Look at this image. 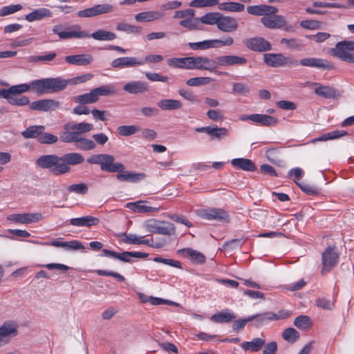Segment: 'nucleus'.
<instances>
[{"label": "nucleus", "mask_w": 354, "mask_h": 354, "mask_svg": "<svg viewBox=\"0 0 354 354\" xmlns=\"http://www.w3.org/2000/svg\"><path fill=\"white\" fill-rule=\"evenodd\" d=\"M52 32L63 40L90 37L89 33L78 24L68 26L67 24H58L53 26Z\"/></svg>", "instance_id": "nucleus-6"}, {"label": "nucleus", "mask_w": 354, "mask_h": 354, "mask_svg": "<svg viewBox=\"0 0 354 354\" xmlns=\"http://www.w3.org/2000/svg\"><path fill=\"white\" fill-rule=\"evenodd\" d=\"M161 224H167L166 225H158L157 223L153 224L147 223L145 227L149 232L153 234L171 235L175 232V227L172 223H160Z\"/></svg>", "instance_id": "nucleus-19"}, {"label": "nucleus", "mask_w": 354, "mask_h": 354, "mask_svg": "<svg viewBox=\"0 0 354 354\" xmlns=\"http://www.w3.org/2000/svg\"><path fill=\"white\" fill-rule=\"evenodd\" d=\"M183 252L189 257L192 261L197 263L203 264L205 262L206 258L203 254L191 248L183 249Z\"/></svg>", "instance_id": "nucleus-43"}, {"label": "nucleus", "mask_w": 354, "mask_h": 354, "mask_svg": "<svg viewBox=\"0 0 354 354\" xmlns=\"http://www.w3.org/2000/svg\"><path fill=\"white\" fill-rule=\"evenodd\" d=\"M79 138V136L77 134L75 131L70 130V129H66L65 131H64L60 135V140L61 141L66 143H72L73 142L75 145Z\"/></svg>", "instance_id": "nucleus-51"}, {"label": "nucleus", "mask_w": 354, "mask_h": 354, "mask_svg": "<svg viewBox=\"0 0 354 354\" xmlns=\"http://www.w3.org/2000/svg\"><path fill=\"white\" fill-rule=\"evenodd\" d=\"M118 236H124L122 239L123 242L128 244L140 245V239L144 236L138 237L136 234H127L126 232H121L118 234Z\"/></svg>", "instance_id": "nucleus-56"}, {"label": "nucleus", "mask_w": 354, "mask_h": 354, "mask_svg": "<svg viewBox=\"0 0 354 354\" xmlns=\"http://www.w3.org/2000/svg\"><path fill=\"white\" fill-rule=\"evenodd\" d=\"M218 8L221 10L227 12H242L244 10L243 4L237 2L218 3Z\"/></svg>", "instance_id": "nucleus-42"}, {"label": "nucleus", "mask_w": 354, "mask_h": 354, "mask_svg": "<svg viewBox=\"0 0 354 354\" xmlns=\"http://www.w3.org/2000/svg\"><path fill=\"white\" fill-rule=\"evenodd\" d=\"M263 26L270 29H279L286 24V18L280 15L268 14L261 19Z\"/></svg>", "instance_id": "nucleus-16"}, {"label": "nucleus", "mask_w": 354, "mask_h": 354, "mask_svg": "<svg viewBox=\"0 0 354 354\" xmlns=\"http://www.w3.org/2000/svg\"><path fill=\"white\" fill-rule=\"evenodd\" d=\"M160 109L164 111H172L181 109L183 104L180 101L173 99L161 100L158 102Z\"/></svg>", "instance_id": "nucleus-34"}, {"label": "nucleus", "mask_w": 354, "mask_h": 354, "mask_svg": "<svg viewBox=\"0 0 354 354\" xmlns=\"http://www.w3.org/2000/svg\"><path fill=\"white\" fill-rule=\"evenodd\" d=\"M246 46L249 49L257 52L268 51L272 48L270 43L263 37H255L248 39Z\"/></svg>", "instance_id": "nucleus-21"}, {"label": "nucleus", "mask_w": 354, "mask_h": 354, "mask_svg": "<svg viewBox=\"0 0 354 354\" xmlns=\"http://www.w3.org/2000/svg\"><path fill=\"white\" fill-rule=\"evenodd\" d=\"M263 61L269 66L292 67L298 64V61L290 57H286L282 53H266L263 55Z\"/></svg>", "instance_id": "nucleus-8"}, {"label": "nucleus", "mask_w": 354, "mask_h": 354, "mask_svg": "<svg viewBox=\"0 0 354 354\" xmlns=\"http://www.w3.org/2000/svg\"><path fill=\"white\" fill-rule=\"evenodd\" d=\"M140 131L136 125H122L117 128V133L122 136H129Z\"/></svg>", "instance_id": "nucleus-48"}, {"label": "nucleus", "mask_w": 354, "mask_h": 354, "mask_svg": "<svg viewBox=\"0 0 354 354\" xmlns=\"http://www.w3.org/2000/svg\"><path fill=\"white\" fill-rule=\"evenodd\" d=\"M153 261L155 262H157V263H164L165 265H168V266H170L172 267L181 268L180 262L178 261L174 260V259H165L161 257H156L155 258L153 259Z\"/></svg>", "instance_id": "nucleus-61"}, {"label": "nucleus", "mask_w": 354, "mask_h": 354, "mask_svg": "<svg viewBox=\"0 0 354 354\" xmlns=\"http://www.w3.org/2000/svg\"><path fill=\"white\" fill-rule=\"evenodd\" d=\"M44 219V217L40 213L32 214H10L7 217L8 221H39Z\"/></svg>", "instance_id": "nucleus-27"}, {"label": "nucleus", "mask_w": 354, "mask_h": 354, "mask_svg": "<svg viewBox=\"0 0 354 354\" xmlns=\"http://www.w3.org/2000/svg\"><path fill=\"white\" fill-rule=\"evenodd\" d=\"M67 86V82L60 77L44 78L35 80L29 84L14 85L9 88L10 94H21L32 91L39 95L57 92L64 90Z\"/></svg>", "instance_id": "nucleus-3"}, {"label": "nucleus", "mask_w": 354, "mask_h": 354, "mask_svg": "<svg viewBox=\"0 0 354 354\" xmlns=\"http://www.w3.org/2000/svg\"><path fill=\"white\" fill-rule=\"evenodd\" d=\"M210 61L212 64H209V71L216 75L227 74V73L216 71L219 66H243L248 62L246 58L236 55H221L216 57L215 59L210 58Z\"/></svg>", "instance_id": "nucleus-7"}, {"label": "nucleus", "mask_w": 354, "mask_h": 354, "mask_svg": "<svg viewBox=\"0 0 354 354\" xmlns=\"http://www.w3.org/2000/svg\"><path fill=\"white\" fill-rule=\"evenodd\" d=\"M66 250H82L85 248L83 244L77 240L64 242V248Z\"/></svg>", "instance_id": "nucleus-62"}, {"label": "nucleus", "mask_w": 354, "mask_h": 354, "mask_svg": "<svg viewBox=\"0 0 354 354\" xmlns=\"http://www.w3.org/2000/svg\"><path fill=\"white\" fill-rule=\"evenodd\" d=\"M84 156L77 152H71L57 156L55 154L43 155L36 160V165L44 169H48L55 176H61L71 171V166L82 164Z\"/></svg>", "instance_id": "nucleus-1"}, {"label": "nucleus", "mask_w": 354, "mask_h": 354, "mask_svg": "<svg viewBox=\"0 0 354 354\" xmlns=\"http://www.w3.org/2000/svg\"><path fill=\"white\" fill-rule=\"evenodd\" d=\"M86 162L91 165H99L102 171L115 173L118 172L116 178L120 181L137 183L145 177L142 173H134L125 170L123 164L115 162L113 156L108 153L93 154L90 156Z\"/></svg>", "instance_id": "nucleus-2"}, {"label": "nucleus", "mask_w": 354, "mask_h": 354, "mask_svg": "<svg viewBox=\"0 0 354 354\" xmlns=\"http://www.w3.org/2000/svg\"><path fill=\"white\" fill-rule=\"evenodd\" d=\"M297 184L300 189L308 195L317 196L320 193V189L307 183H297Z\"/></svg>", "instance_id": "nucleus-53"}, {"label": "nucleus", "mask_w": 354, "mask_h": 354, "mask_svg": "<svg viewBox=\"0 0 354 354\" xmlns=\"http://www.w3.org/2000/svg\"><path fill=\"white\" fill-rule=\"evenodd\" d=\"M93 91L98 98L99 96L115 95L117 93L115 86L112 84L102 85L100 87L93 88Z\"/></svg>", "instance_id": "nucleus-40"}, {"label": "nucleus", "mask_w": 354, "mask_h": 354, "mask_svg": "<svg viewBox=\"0 0 354 354\" xmlns=\"http://www.w3.org/2000/svg\"><path fill=\"white\" fill-rule=\"evenodd\" d=\"M149 84L142 81H131L125 84L123 90L133 95L142 94L149 91Z\"/></svg>", "instance_id": "nucleus-20"}, {"label": "nucleus", "mask_w": 354, "mask_h": 354, "mask_svg": "<svg viewBox=\"0 0 354 354\" xmlns=\"http://www.w3.org/2000/svg\"><path fill=\"white\" fill-rule=\"evenodd\" d=\"M351 50H354V41H343L338 42L335 48L331 49V53L344 62L353 63L354 54Z\"/></svg>", "instance_id": "nucleus-9"}, {"label": "nucleus", "mask_w": 354, "mask_h": 354, "mask_svg": "<svg viewBox=\"0 0 354 354\" xmlns=\"http://www.w3.org/2000/svg\"><path fill=\"white\" fill-rule=\"evenodd\" d=\"M218 0H193L190 6L194 8H203L218 5Z\"/></svg>", "instance_id": "nucleus-55"}, {"label": "nucleus", "mask_w": 354, "mask_h": 354, "mask_svg": "<svg viewBox=\"0 0 354 354\" xmlns=\"http://www.w3.org/2000/svg\"><path fill=\"white\" fill-rule=\"evenodd\" d=\"M294 325L300 330H306L312 325V321L307 315H299L295 319Z\"/></svg>", "instance_id": "nucleus-46"}, {"label": "nucleus", "mask_w": 354, "mask_h": 354, "mask_svg": "<svg viewBox=\"0 0 354 354\" xmlns=\"http://www.w3.org/2000/svg\"><path fill=\"white\" fill-rule=\"evenodd\" d=\"M44 127L41 125H34L28 127L25 131L21 132V136L26 139L37 138L44 131Z\"/></svg>", "instance_id": "nucleus-35"}, {"label": "nucleus", "mask_w": 354, "mask_h": 354, "mask_svg": "<svg viewBox=\"0 0 354 354\" xmlns=\"http://www.w3.org/2000/svg\"><path fill=\"white\" fill-rule=\"evenodd\" d=\"M231 165L236 169L244 171H254L257 169L254 162L248 158H238L231 160Z\"/></svg>", "instance_id": "nucleus-28"}, {"label": "nucleus", "mask_w": 354, "mask_h": 354, "mask_svg": "<svg viewBox=\"0 0 354 354\" xmlns=\"http://www.w3.org/2000/svg\"><path fill=\"white\" fill-rule=\"evenodd\" d=\"M212 79L209 77H197L189 79L186 84L189 86H199L210 83Z\"/></svg>", "instance_id": "nucleus-52"}, {"label": "nucleus", "mask_w": 354, "mask_h": 354, "mask_svg": "<svg viewBox=\"0 0 354 354\" xmlns=\"http://www.w3.org/2000/svg\"><path fill=\"white\" fill-rule=\"evenodd\" d=\"M247 12L252 15L266 16L268 14H275L278 12L277 8L268 5L250 6L247 7Z\"/></svg>", "instance_id": "nucleus-24"}, {"label": "nucleus", "mask_w": 354, "mask_h": 354, "mask_svg": "<svg viewBox=\"0 0 354 354\" xmlns=\"http://www.w3.org/2000/svg\"><path fill=\"white\" fill-rule=\"evenodd\" d=\"M116 29L127 33H138L140 32V28L127 23H119L117 25Z\"/></svg>", "instance_id": "nucleus-54"}, {"label": "nucleus", "mask_w": 354, "mask_h": 354, "mask_svg": "<svg viewBox=\"0 0 354 354\" xmlns=\"http://www.w3.org/2000/svg\"><path fill=\"white\" fill-rule=\"evenodd\" d=\"M338 254L334 250V248L328 247L322 253V273L329 272L337 264L338 260Z\"/></svg>", "instance_id": "nucleus-13"}, {"label": "nucleus", "mask_w": 354, "mask_h": 354, "mask_svg": "<svg viewBox=\"0 0 354 354\" xmlns=\"http://www.w3.org/2000/svg\"><path fill=\"white\" fill-rule=\"evenodd\" d=\"M65 129H70L75 131L77 134L80 136L82 133H87L93 129V125L87 122H80L77 124H74L73 125L69 126V124H66L65 126Z\"/></svg>", "instance_id": "nucleus-36"}, {"label": "nucleus", "mask_w": 354, "mask_h": 354, "mask_svg": "<svg viewBox=\"0 0 354 354\" xmlns=\"http://www.w3.org/2000/svg\"><path fill=\"white\" fill-rule=\"evenodd\" d=\"M89 35L90 37H93L94 39L98 41H112L116 38L115 33L102 29Z\"/></svg>", "instance_id": "nucleus-41"}, {"label": "nucleus", "mask_w": 354, "mask_h": 354, "mask_svg": "<svg viewBox=\"0 0 354 354\" xmlns=\"http://www.w3.org/2000/svg\"><path fill=\"white\" fill-rule=\"evenodd\" d=\"M196 214L203 219L220 220L227 221L230 219L226 211L220 208L201 209L196 210Z\"/></svg>", "instance_id": "nucleus-12"}, {"label": "nucleus", "mask_w": 354, "mask_h": 354, "mask_svg": "<svg viewBox=\"0 0 354 354\" xmlns=\"http://www.w3.org/2000/svg\"><path fill=\"white\" fill-rule=\"evenodd\" d=\"M68 190L70 192H75L80 194H84L88 191V187L85 183L74 184L68 186Z\"/></svg>", "instance_id": "nucleus-63"}, {"label": "nucleus", "mask_w": 354, "mask_h": 354, "mask_svg": "<svg viewBox=\"0 0 354 354\" xmlns=\"http://www.w3.org/2000/svg\"><path fill=\"white\" fill-rule=\"evenodd\" d=\"M282 337L290 343H295L299 338V333L294 328H288L284 330Z\"/></svg>", "instance_id": "nucleus-49"}, {"label": "nucleus", "mask_w": 354, "mask_h": 354, "mask_svg": "<svg viewBox=\"0 0 354 354\" xmlns=\"http://www.w3.org/2000/svg\"><path fill=\"white\" fill-rule=\"evenodd\" d=\"M178 93L181 97L192 103H196L198 102L197 95L194 94V93L189 90L180 88L178 91Z\"/></svg>", "instance_id": "nucleus-60"}, {"label": "nucleus", "mask_w": 354, "mask_h": 354, "mask_svg": "<svg viewBox=\"0 0 354 354\" xmlns=\"http://www.w3.org/2000/svg\"><path fill=\"white\" fill-rule=\"evenodd\" d=\"M8 102L11 105L22 106L30 104L29 98L26 96H19L18 94H10Z\"/></svg>", "instance_id": "nucleus-45"}, {"label": "nucleus", "mask_w": 354, "mask_h": 354, "mask_svg": "<svg viewBox=\"0 0 354 354\" xmlns=\"http://www.w3.org/2000/svg\"><path fill=\"white\" fill-rule=\"evenodd\" d=\"M169 66L185 70H199L209 71L210 58L205 56H189L172 57L167 59Z\"/></svg>", "instance_id": "nucleus-5"}, {"label": "nucleus", "mask_w": 354, "mask_h": 354, "mask_svg": "<svg viewBox=\"0 0 354 354\" xmlns=\"http://www.w3.org/2000/svg\"><path fill=\"white\" fill-rule=\"evenodd\" d=\"M163 13L159 11H145L137 14L135 17L136 21L140 22H149L162 18Z\"/></svg>", "instance_id": "nucleus-32"}, {"label": "nucleus", "mask_w": 354, "mask_h": 354, "mask_svg": "<svg viewBox=\"0 0 354 354\" xmlns=\"http://www.w3.org/2000/svg\"><path fill=\"white\" fill-rule=\"evenodd\" d=\"M57 56L56 53L50 52V53L45 55H35L30 57L29 59L30 62H50L53 60Z\"/></svg>", "instance_id": "nucleus-57"}, {"label": "nucleus", "mask_w": 354, "mask_h": 354, "mask_svg": "<svg viewBox=\"0 0 354 354\" xmlns=\"http://www.w3.org/2000/svg\"><path fill=\"white\" fill-rule=\"evenodd\" d=\"M299 64L303 66L317 68L323 70H331L333 65L326 59L317 57H306L300 59Z\"/></svg>", "instance_id": "nucleus-18"}, {"label": "nucleus", "mask_w": 354, "mask_h": 354, "mask_svg": "<svg viewBox=\"0 0 354 354\" xmlns=\"http://www.w3.org/2000/svg\"><path fill=\"white\" fill-rule=\"evenodd\" d=\"M113 10V7L109 3L97 4L92 8L80 10L78 16L80 17H91L102 14L109 13Z\"/></svg>", "instance_id": "nucleus-15"}, {"label": "nucleus", "mask_w": 354, "mask_h": 354, "mask_svg": "<svg viewBox=\"0 0 354 354\" xmlns=\"http://www.w3.org/2000/svg\"><path fill=\"white\" fill-rule=\"evenodd\" d=\"M220 15L221 14L218 12H209L203 15L200 18V21L204 24H216L217 26Z\"/></svg>", "instance_id": "nucleus-50"}, {"label": "nucleus", "mask_w": 354, "mask_h": 354, "mask_svg": "<svg viewBox=\"0 0 354 354\" xmlns=\"http://www.w3.org/2000/svg\"><path fill=\"white\" fill-rule=\"evenodd\" d=\"M73 101L81 104H93L98 101V97L92 89L89 93L74 97Z\"/></svg>", "instance_id": "nucleus-37"}, {"label": "nucleus", "mask_w": 354, "mask_h": 354, "mask_svg": "<svg viewBox=\"0 0 354 354\" xmlns=\"http://www.w3.org/2000/svg\"><path fill=\"white\" fill-rule=\"evenodd\" d=\"M75 147L82 151H91L96 147L95 142L91 139L79 136Z\"/></svg>", "instance_id": "nucleus-39"}, {"label": "nucleus", "mask_w": 354, "mask_h": 354, "mask_svg": "<svg viewBox=\"0 0 354 354\" xmlns=\"http://www.w3.org/2000/svg\"><path fill=\"white\" fill-rule=\"evenodd\" d=\"M250 118V121L264 127H272L278 124L277 118L266 114H251Z\"/></svg>", "instance_id": "nucleus-25"}, {"label": "nucleus", "mask_w": 354, "mask_h": 354, "mask_svg": "<svg viewBox=\"0 0 354 354\" xmlns=\"http://www.w3.org/2000/svg\"><path fill=\"white\" fill-rule=\"evenodd\" d=\"M312 84L317 86L314 92L320 97L327 99H336L340 95L338 91L332 86H324L317 82H313Z\"/></svg>", "instance_id": "nucleus-22"}, {"label": "nucleus", "mask_w": 354, "mask_h": 354, "mask_svg": "<svg viewBox=\"0 0 354 354\" xmlns=\"http://www.w3.org/2000/svg\"><path fill=\"white\" fill-rule=\"evenodd\" d=\"M347 135V132L344 130H335L330 132H328L326 134L322 135V136L316 138L315 141H326L328 140H334L342 138L344 136Z\"/></svg>", "instance_id": "nucleus-47"}, {"label": "nucleus", "mask_w": 354, "mask_h": 354, "mask_svg": "<svg viewBox=\"0 0 354 354\" xmlns=\"http://www.w3.org/2000/svg\"><path fill=\"white\" fill-rule=\"evenodd\" d=\"M144 64L142 59L136 57H122L113 59L111 64L114 68H133Z\"/></svg>", "instance_id": "nucleus-14"}, {"label": "nucleus", "mask_w": 354, "mask_h": 354, "mask_svg": "<svg viewBox=\"0 0 354 354\" xmlns=\"http://www.w3.org/2000/svg\"><path fill=\"white\" fill-rule=\"evenodd\" d=\"M126 207L137 213H149L157 211V208L149 206L146 201H139L133 203H128Z\"/></svg>", "instance_id": "nucleus-29"}, {"label": "nucleus", "mask_w": 354, "mask_h": 354, "mask_svg": "<svg viewBox=\"0 0 354 354\" xmlns=\"http://www.w3.org/2000/svg\"><path fill=\"white\" fill-rule=\"evenodd\" d=\"M265 344V339L257 337L252 339L250 342H243L241 346L245 351H249L254 353L259 351Z\"/></svg>", "instance_id": "nucleus-31"}, {"label": "nucleus", "mask_w": 354, "mask_h": 354, "mask_svg": "<svg viewBox=\"0 0 354 354\" xmlns=\"http://www.w3.org/2000/svg\"><path fill=\"white\" fill-rule=\"evenodd\" d=\"M22 8L20 4L10 5L4 6L0 9V16L3 17L8 15L13 14Z\"/></svg>", "instance_id": "nucleus-59"}, {"label": "nucleus", "mask_w": 354, "mask_h": 354, "mask_svg": "<svg viewBox=\"0 0 354 354\" xmlns=\"http://www.w3.org/2000/svg\"><path fill=\"white\" fill-rule=\"evenodd\" d=\"M60 103L53 99H42L34 101L30 104V109L40 111H55L59 107Z\"/></svg>", "instance_id": "nucleus-17"}, {"label": "nucleus", "mask_w": 354, "mask_h": 354, "mask_svg": "<svg viewBox=\"0 0 354 354\" xmlns=\"http://www.w3.org/2000/svg\"><path fill=\"white\" fill-rule=\"evenodd\" d=\"M18 334L17 327L14 324H4L0 327V335L8 339L9 337H15Z\"/></svg>", "instance_id": "nucleus-44"}, {"label": "nucleus", "mask_w": 354, "mask_h": 354, "mask_svg": "<svg viewBox=\"0 0 354 354\" xmlns=\"http://www.w3.org/2000/svg\"><path fill=\"white\" fill-rule=\"evenodd\" d=\"M250 322L254 321L253 326L258 328L264 324L267 321H272L270 312L257 313L249 316Z\"/></svg>", "instance_id": "nucleus-38"}, {"label": "nucleus", "mask_w": 354, "mask_h": 354, "mask_svg": "<svg viewBox=\"0 0 354 354\" xmlns=\"http://www.w3.org/2000/svg\"><path fill=\"white\" fill-rule=\"evenodd\" d=\"M236 318V315L230 313L227 310H222L213 315L210 319L215 323H229Z\"/></svg>", "instance_id": "nucleus-33"}, {"label": "nucleus", "mask_w": 354, "mask_h": 354, "mask_svg": "<svg viewBox=\"0 0 354 354\" xmlns=\"http://www.w3.org/2000/svg\"><path fill=\"white\" fill-rule=\"evenodd\" d=\"M67 86V82L60 77L44 78L35 80L29 84L14 85L9 88L10 94H21L32 91L39 95L57 92L64 90Z\"/></svg>", "instance_id": "nucleus-4"}, {"label": "nucleus", "mask_w": 354, "mask_h": 354, "mask_svg": "<svg viewBox=\"0 0 354 354\" xmlns=\"http://www.w3.org/2000/svg\"><path fill=\"white\" fill-rule=\"evenodd\" d=\"M217 28L223 32H232L236 30L238 24L234 18L221 14Z\"/></svg>", "instance_id": "nucleus-23"}, {"label": "nucleus", "mask_w": 354, "mask_h": 354, "mask_svg": "<svg viewBox=\"0 0 354 354\" xmlns=\"http://www.w3.org/2000/svg\"><path fill=\"white\" fill-rule=\"evenodd\" d=\"M38 141L41 144H54L58 141V138L49 133H42L38 138Z\"/></svg>", "instance_id": "nucleus-58"}, {"label": "nucleus", "mask_w": 354, "mask_h": 354, "mask_svg": "<svg viewBox=\"0 0 354 354\" xmlns=\"http://www.w3.org/2000/svg\"><path fill=\"white\" fill-rule=\"evenodd\" d=\"M52 12L47 8H41L34 10L32 12L28 13L25 16V19L29 22L41 20L44 18L52 17Z\"/></svg>", "instance_id": "nucleus-30"}, {"label": "nucleus", "mask_w": 354, "mask_h": 354, "mask_svg": "<svg viewBox=\"0 0 354 354\" xmlns=\"http://www.w3.org/2000/svg\"><path fill=\"white\" fill-rule=\"evenodd\" d=\"M102 252L104 253V255L108 257H112L114 259H117L120 261H122L125 263H131L132 262V257L135 258H140V259H145L149 257V254L147 252H128L125 251L122 253H118L116 252L107 250V249H103Z\"/></svg>", "instance_id": "nucleus-11"}, {"label": "nucleus", "mask_w": 354, "mask_h": 354, "mask_svg": "<svg viewBox=\"0 0 354 354\" xmlns=\"http://www.w3.org/2000/svg\"><path fill=\"white\" fill-rule=\"evenodd\" d=\"M93 56L91 54H80L68 55L65 57V61L72 65L86 66L93 62Z\"/></svg>", "instance_id": "nucleus-26"}, {"label": "nucleus", "mask_w": 354, "mask_h": 354, "mask_svg": "<svg viewBox=\"0 0 354 354\" xmlns=\"http://www.w3.org/2000/svg\"><path fill=\"white\" fill-rule=\"evenodd\" d=\"M91 113L95 120L102 122L106 121L109 115V113L108 111H101L96 109H92Z\"/></svg>", "instance_id": "nucleus-64"}, {"label": "nucleus", "mask_w": 354, "mask_h": 354, "mask_svg": "<svg viewBox=\"0 0 354 354\" xmlns=\"http://www.w3.org/2000/svg\"><path fill=\"white\" fill-rule=\"evenodd\" d=\"M234 39L232 37H227L225 40L211 39L204 40L198 42H189V46L194 50H207L211 48L221 47L224 46H230L233 44Z\"/></svg>", "instance_id": "nucleus-10"}]
</instances>
